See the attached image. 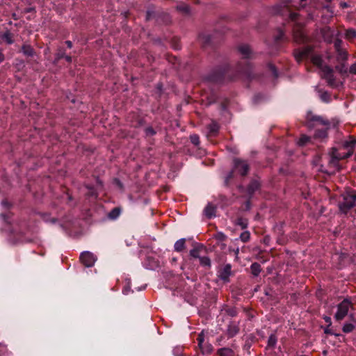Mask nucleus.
I'll list each match as a JSON object with an SVG mask.
<instances>
[{
	"label": "nucleus",
	"instance_id": "f257e3e1",
	"mask_svg": "<svg viewBox=\"0 0 356 356\" xmlns=\"http://www.w3.org/2000/svg\"><path fill=\"white\" fill-rule=\"evenodd\" d=\"M306 124L309 128L315 129L320 134H325L329 131H338L337 122L330 121L322 115L314 114L312 111L307 112Z\"/></svg>",
	"mask_w": 356,
	"mask_h": 356
},
{
	"label": "nucleus",
	"instance_id": "f03ea898",
	"mask_svg": "<svg viewBox=\"0 0 356 356\" xmlns=\"http://www.w3.org/2000/svg\"><path fill=\"white\" fill-rule=\"evenodd\" d=\"M355 145L356 139L351 138L349 141L345 142L342 147L340 148V150H341L342 149H346L347 152H339L338 149L335 147L332 149V151L330 154V159L329 161V165L333 168L334 170H331L330 172V173H332L334 172V170H337L339 169V161L349 157L353 154V147H355Z\"/></svg>",
	"mask_w": 356,
	"mask_h": 356
},
{
	"label": "nucleus",
	"instance_id": "7ed1b4c3",
	"mask_svg": "<svg viewBox=\"0 0 356 356\" xmlns=\"http://www.w3.org/2000/svg\"><path fill=\"white\" fill-rule=\"evenodd\" d=\"M291 2V0H284L282 2L283 6H277L274 8V14L280 15L282 16L287 15L291 21L296 22L299 14L296 13L291 12L288 8V4Z\"/></svg>",
	"mask_w": 356,
	"mask_h": 356
},
{
	"label": "nucleus",
	"instance_id": "20e7f679",
	"mask_svg": "<svg viewBox=\"0 0 356 356\" xmlns=\"http://www.w3.org/2000/svg\"><path fill=\"white\" fill-rule=\"evenodd\" d=\"M356 205V194L347 192L343 195V201L339 204L340 210L346 213L348 209Z\"/></svg>",
	"mask_w": 356,
	"mask_h": 356
},
{
	"label": "nucleus",
	"instance_id": "39448f33",
	"mask_svg": "<svg viewBox=\"0 0 356 356\" xmlns=\"http://www.w3.org/2000/svg\"><path fill=\"white\" fill-rule=\"evenodd\" d=\"M227 71V67L218 68L208 75L207 80L212 83H221L225 80Z\"/></svg>",
	"mask_w": 356,
	"mask_h": 356
},
{
	"label": "nucleus",
	"instance_id": "423d86ee",
	"mask_svg": "<svg viewBox=\"0 0 356 356\" xmlns=\"http://www.w3.org/2000/svg\"><path fill=\"white\" fill-rule=\"evenodd\" d=\"M320 32L323 38V40L327 44H332L334 38L339 37L341 35L340 31H335L328 26L322 28Z\"/></svg>",
	"mask_w": 356,
	"mask_h": 356
},
{
	"label": "nucleus",
	"instance_id": "0eeeda50",
	"mask_svg": "<svg viewBox=\"0 0 356 356\" xmlns=\"http://www.w3.org/2000/svg\"><path fill=\"white\" fill-rule=\"evenodd\" d=\"M352 307V303L348 299L343 300L339 305L335 318L337 321L342 320L348 314L349 309Z\"/></svg>",
	"mask_w": 356,
	"mask_h": 356
},
{
	"label": "nucleus",
	"instance_id": "6e6552de",
	"mask_svg": "<svg viewBox=\"0 0 356 356\" xmlns=\"http://www.w3.org/2000/svg\"><path fill=\"white\" fill-rule=\"evenodd\" d=\"M313 51V47L312 46H307L302 49H297L293 51V56L296 60L300 63L304 59L308 58L312 56Z\"/></svg>",
	"mask_w": 356,
	"mask_h": 356
},
{
	"label": "nucleus",
	"instance_id": "1a4fd4ad",
	"mask_svg": "<svg viewBox=\"0 0 356 356\" xmlns=\"http://www.w3.org/2000/svg\"><path fill=\"white\" fill-rule=\"evenodd\" d=\"M152 19H156L157 22L162 21L165 24H168L170 21L169 15L166 13H159L153 10H148L146 13V19L150 20Z\"/></svg>",
	"mask_w": 356,
	"mask_h": 356
},
{
	"label": "nucleus",
	"instance_id": "9d476101",
	"mask_svg": "<svg viewBox=\"0 0 356 356\" xmlns=\"http://www.w3.org/2000/svg\"><path fill=\"white\" fill-rule=\"evenodd\" d=\"M81 263L86 267H91L97 260V257L90 252H84L80 256Z\"/></svg>",
	"mask_w": 356,
	"mask_h": 356
},
{
	"label": "nucleus",
	"instance_id": "9b49d317",
	"mask_svg": "<svg viewBox=\"0 0 356 356\" xmlns=\"http://www.w3.org/2000/svg\"><path fill=\"white\" fill-rule=\"evenodd\" d=\"M234 163L235 170H238L241 175H245L247 173L248 165L245 161L235 159Z\"/></svg>",
	"mask_w": 356,
	"mask_h": 356
},
{
	"label": "nucleus",
	"instance_id": "f8f14e48",
	"mask_svg": "<svg viewBox=\"0 0 356 356\" xmlns=\"http://www.w3.org/2000/svg\"><path fill=\"white\" fill-rule=\"evenodd\" d=\"M20 51L26 57H33L35 55L34 49L28 44H24L21 47Z\"/></svg>",
	"mask_w": 356,
	"mask_h": 356
},
{
	"label": "nucleus",
	"instance_id": "ddd939ff",
	"mask_svg": "<svg viewBox=\"0 0 356 356\" xmlns=\"http://www.w3.org/2000/svg\"><path fill=\"white\" fill-rule=\"evenodd\" d=\"M231 275V266L227 264L225 265L220 271L219 277L220 279L227 281L229 275Z\"/></svg>",
	"mask_w": 356,
	"mask_h": 356
},
{
	"label": "nucleus",
	"instance_id": "4468645a",
	"mask_svg": "<svg viewBox=\"0 0 356 356\" xmlns=\"http://www.w3.org/2000/svg\"><path fill=\"white\" fill-rule=\"evenodd\" d=\"M238 51L243 56L244 58H250V55L252 54L251 49L248 44H242L238 47Z\"/></svg>",
	"mask_w": 356,
	"mask_h": 356
},
{
	"label": "nucleus",
	"instance_id": "2eb2a0df",
	"mask_svg": "<svg viewBox=\"0 0 356 356\" xmlns=\"http://www.w3.org/2000/svg\"><path fill=\"white\" fill-rule=\"evenodd\" d=\"M199 40L201 44L204 46H208L211 43V37L209 34L207 33H201L199 35Z\"/></svg>",
	"mask_w": 356,
	"mask_h": 356
},
{
	"label": "nucleus",
	"instance_id": "dca6fc26",
	"mask_svg": "<svg viewBox=\"0 0 356 356\" xmlns=\"http://www.w3.org/2000/svg\"><path fill=\"white\" fill-rule=\"evenodd\" d=\"M344 37L346 40L352 41L353 39L356 38V30L353 28L346 29Z\"/></svg>",
	"mask_w": 356,
	"mask_h": 356
},
{
	"label": "nucleus",
	"instance_id": "f3484780",
	"mask_svg": "<svg viewBox=\"0 0 356 356\" xmlns=\"http://www.w3.org/2000/svg\"><path fill=\"white\" fill-rule=\"evenodd\" d=\"M337 52V59L339 61H346L348 59V52L345 49L339 50Z\"/></svg>",
	"mask_w": 356,
	"mask_h": 356
},
{
	"label": "nucleus",
	"instance_id": "a211bd4d",
	"mask_svg": "<svg viewBox=\"0 0 356 356\" xmlns=\"http://www.w3.org/2000/svg\"><path fill=\"white\" fill-rule=\"evenodd\" d=\"M311 60L313 64L317 67H321L323 66V60L320 55H312Z\"/></svg>",
	"mask_w": 356,
	"mask_h": 356
},
{
	"label": "nucleus",
	"instance_id": "6ab92c4d",
	"mask_svg": "<svg viewBox=\"0 0 356 356\" xmlns=\"http://www.w3.org/2000/svg\"><path fill=\"white\" fill-rule=\"evenodd\" d=\"M1 38L9 44H11L14 42L13 39V34L9 31H6L5 33H3Z\"/></svg>",
	"mask_w": 356,
	"mask_h": 356
},
{
	"label": "nucleus",
	"instance_id": "aec40b11",
	"mask_svg": "<svg viewBox=\"0 0 356 356\" xmlns=\"http://www.w3.org/2000/svg\"><path fill=\"white\" fill-rule=\"evenodd\" d=\"M204 212L207 217L211 218L215 215V207L211 204H208L204 209Z\"/></svg>",
	"mask_w": 356,
	"mask_h": 356
},
{
	"label": "nucleus",
	"instance_id": "412c9836",
	"mask_svg": "<svg viewBox=\"0 0 356 356\" xmlns=\"http://www.w3.org/2000/svg\"><path fill=\"white\" fill-rule=\"evenodd\" d=\"M219 356H234V351L228 348H223L218 350Z\"/></svg>",
	"mask_w": 356,
	"mask_h": 356
},
{
	"label": "nucleus",
	"instance_id": "4be33fe9",
	"mask_svg": "<svg viewBox=\"0 0 356 356\" xmlns=\"http://www.w3.org/2000/svg\"><path fill=\"white\" fill-rule=\"evenodd\" d=\"M184 245L185 239H179L175 243V250L177 252H180L184 248Z\"/></svg>",
	"mask_w": 356,
	"mask_h": 356
},
{
	"label": "nucleus",
	"instance_id": "5701e85b",
	"mask_svg": "<svg viewBox=\"0 0 356 356\" xmlns=\"http://www.w3.org/2000/svg\"><path fill=\"white\" fill-rule=\"evenodd\" d=\"M332 43H334V49L336 51L343 49L342 48L343 41L340 38H339V37H337L333 40Z\"/></svg>",
	"mask_w": 356,
	"mask_h": 356
},
{
	"label": "nucleus",
	"instance_id": "b1692460",
	"mask_svg": "<svg viewBox=\"0 0 356 356\" xmlns=\"http://www.w3.org/2000/svg\"><path fill=\"white\" fill-rule=\"evenodd\" d=\"M208 127L211 132H218L220 130V125L215 121H211V122L208 124Z\"/></svg>",
	"mask_w": 356,
	"mask_h": 356
},
{
	"label": "nucleus",
	"instance_id": "393cba45",
	"mask_svg": "<svg viewBox=\"0 0 356 356\" xmlns=\"http://www.w3.org/2000/svg\"><path fill=\"white\" fill-rule=\"evenodd\" d=\"M251 271L254 276H257L261 271L260 265L257 263H254L251 265Z\"/></svg>",
	"mask_w": 356,
	"mask_h": 356
},
{
	"label": "nucleus",
	"instance_id": "a878e982",
	"mask_svg": "<svg viewBox=\"0 0 356 356\" xmlns=\"http://www.w3.org/2000/svg\"><path fill=\"white\" fill-rule=\"evenodd\" d=\"M227 331L229 335L233 337L238 332V328L236 325H230Z\"/></svg>",
	"mask_w": 356,
	"mask_h": 356
},
{
	"label": "nucleus",
	"instance_id": "bb28decb",
	"mask_svg": "<svg viewBox=\"0 0 356 356\" xmlns=\"http://www.w3.org/2000/svg\"><path fill=\"white\" fill-rule=\"evenodd\" d=\"M320 68L321 69L322 72L324 74V77L327 76L328 74L330 75L333 74V70L327 65H323Z\"/></svg>",
	"mask_w": 356,
	"mask_h": 356
},
{
	"label": "nucleus",
	"instance_id": "cd10ccee",
	"mask_svg": "<svg viewBox=\"0 0 356 356\" xmlns=\"http://www.w3.org/2000/svg\"><path fill=\"white\" fill-rule=\"evenodd\" d=\"M65 56V51L62 49H59L56 54L55 63H57L61 58H64Z\"/></svg>",
	"mask_w": 356,
	"mask_h": 356
},
{
	"label": "nucleus",
	"instance_id": "c85d7f7f",
	"mask_svg": "<svg viewBox=\"0 0 356 356\" xmlns=\"http://www.w3.org/2000/svg\"><path fill=\"white\" fill-rule=\"evenodd\" d=\"M324 78L327 80V81L330 86L334 85L335 77L333 74H330V75L328 74L327 76H325Z\"/></svg>",
	"mask_w": 356,
	"mask_h": 356
},
{
	"label": "nucleus",
	"instance_id": "c756f323",
	"mask_svg": "<svg viewBox=\"0 0 356 356\" xmlns=\"http://www.w3.org/2000/svg\"><path fill=\"white\" fill-rule=\"evenodd\" d=\"M354 328V325L351 323H346L343 327V331L344 332L348 333L353 331Z\"/></svg>",
	"mask_w": 356,
	"mask_h": 356
},
{
	"label": "nucleus",
	"instance_id": "7c9ffc66",
	"mask_svg": "<svg viewBox=\"0 0 356 356\" xmlns=\"http://www.w3.org/2000/svg\"><path fill=\"white\" fill-rule=\"evenodd\" d=\"M335 68L341 74H345L347 72V68L346 67L344 63H341V65L336 66Z\"/></svg>",
	"mask_w": 356,
	"mask_h": 356
},
{
	"label": "nucleus",
	"instance_id": "2f4dec72",
	"mask_svg": "<svg viewBox=\"0 0 356 356\" xmlns=\"http://www.w3.org/2000/svg\"><path fill=\"white\" fill-rule=\"evenodd\" d=\"M277 342V339L274 335H270L268 340V346L269 347H273Z\"/></svg>",
	"mask_w": 356,
	"mask_h": 356
},
{
	"label": "nucleus",
	"instance_id": "473e14b6",
	"mask_svg": "<svg viewBox=\"0 0 356 356\" xmlns=\"http://www.w3.org/2000/svg\"><path fill=\"white\" fill-rule=\"evenodd\" d=\"M309 140V137L307 135H302L298 141L300 145H305Z\"/></svg>",
	"mask_w": 356,
	"mask_h": 356
},
{
	"label": "nucleus",
	"instance_id": "72a5a7b5",
	"mask_svg": "<svg viewBox=\"0 0 356 356\" xmlns=\"http://www.w3.org/2000/svg\"><path fill=\"white\" fill-rule=\"evenodd\" d=\"M321 99L325 102H328L330 99V96L327 92H324L321 93Z\"/></svg>",
	"mask_w": 356,
	"mask_h": 356
},
{
	"label": "nucleus",
	"instance_id": "f704fd0d",
	"mask_svg": "<svg viewBox=\"0 0 356 356\" xmlns=\"http://www.w3.org/2000/svg\"><path fill=\"white\" fill-rule=\"evenodd\" d=\"M120 215V210L117 208L114 209L110 213L109 217L111 218H115Z\"/></svg>",
	"mask_w": 356,
	"mask_h": 356
},
{
	"label": "nucleus",
	"instance_id": "c9c22d12",
	"mask_svg": "<svg viewBox=\"0 0 356 356\" xmlns=\"http://www.w3.org/2000/svg\"><path fill=\"white\" fill-rule=\"evenodd\" d=\"M240 238L242 241L246 242L250 238V233L248 232H244L241 234Z\"/></svg>",
	"mask_w": 356,
	"mask_h": 356
},
{
	"label": "nucleus",
	"instance_id": "e433bc0d",
	"mask_svg": "<svg viewBox=\"0 0 356 356\" xmlns=\"http://www.w3.org/2000/svg\"><path fill=\"white\" fill-rule=\"evenodd\" d=\"M268 67H269L270 70L272 72L274 76L277 77L278 73H277V70L275 66L274 65L270 63V64H268Z\"/></svg>",
	"mask_w": 356,
	"mask_h": 356
},
{
	"label": "nucleus",
	"instance_id": "4c0bfd02",
	"mask_svg": "<svg viewBox=\"0 0 356 356\" xmlns=\"http://www.w3.org/2000/svg\"><path fill=\"white\" fill-rule=\"evenodd\" d=\"M200 263L204 266H209L210 265V260L207 257L200 258Z\"/></svg>",
	"mask_w": 356,
	"mask_h": 356
},
{
	"label": "nucleus",
	"instance_id": "58836bf2",
	"mask_svg": "<svg viewBox=\"0 0 356 356\" xmlns=\"http://www.w3.org/2000/svg\"><path fill=\"white\" fill-rule=\"evenodd\" d=\"M204 333L202 332L199 336H198V338H197V341H198V345L200 346V348H202V343L204 342Z\"/></svg>",
	"mask_w": 356,
	"mask_h": 356
},
{
	"label": "nucleus",
	"instance_id": "ea45409f",
	"mask_svg": "<svg viewBox=\"0 0 356 356\" xmlns=\"http://www.w3.org/2000/svg\"><path fill=\"white\" fill-rule=\"evenodd\" d=\"M178 8H179V10L183 11L185 13H189V12H190V7L186 5L180 6L178 7Z\"/></svg>",
	"mask_w": 356,
	"mask_h": 356
},
{
	"label": "nucleus",
	"instance_id": "a19ab883",
	"mask_svg": "<svg viewBox=\"0 0 356 356\" xmlns=\"http://www.w3.org/2000/svg\"><path fill=\"white\" fill-rule=\"evenodd\" d=\"M191 140L194 145L199 144V137L197 135H192L191 137Z\"/></svg>",
	"mask_w": 356,
	"mask_h": 356
},
{
	"label": "nucleus",
	"instance_id": "79ce46f5",
	"mask_svg": "<svg viewBox=\"0 0 356 356\" xmlns=\"http://www.w3.org/2000/svg\"><path fill=\"white\" fill-rule=\"evenodd\" d=\"M207 99H208V103H207L208 105L216 102L217 100L216 97L214 95H212L211 96L208 97Z\"/></svg>",
	"mask_w": 356,
	"mask_h": 356
},
{
	"label": "nucleus",
	"instance_id": "37998d69",
	"mask_svg": "<svg viewBox=\"0 0 356 356\" xmlns=\"http://www.w3.org/2000/svg\"><path fill=\"white\" fill-rule=\"evenodd\" d=\"M284 36V33L280 30L278 34L275 37V40L276 42H278L279 40H282Z\"/></svg>",
	"mask_w": 356,
	"mask_h": 356
},
{
	"label": "nucleus",
	"instance_id": "c03bdc74",
	"mask_svg": "<svg viewBox=\"0 0 356 356\" xmlns=\"http://www.w3.org/2000/svg\"><path fill=\"white\" fill-rule=\"evenodd\" d=\"M349 72L351 74H356V63L353 64L350 67Z\"/></svg>",
	"mask_w": 356,
	"mask_h": 356
},
{
	"label": "nucleus",
	"instance_id": "a18cd8bd",
	"mask_svg": "<svg viewBox=\"0 0 356 356\" xmlns=\"http://www.w3.org/2000/svg\"><path fill=\"white\" fill-rule=\"evenodd\" d=\"M259 187V184L257 182H253L250 186V190L252 192L254 191V190H256L257 188H258Z\"/></svg>",
	"mask_w": 356,
	"mask_h": 356
},
{
	"label": "nucleus",
	"instance_id": "49530a36",
	"mask_svg": "<svg viewBox=\"0 0 356 356\" xmlns=\"http://www.w3.org/2000/svg\"><path fill=\"white\" fill-rule=\"evenodd\" d=\"M238 224L241 225L243 229L247 227V222L241 219L238 220Z\"/></svg>",
	"mask_w": 356,
	"mask_h": 356
},
{
	"label": "nucleus",
	"instance_id": "de8ad7c7",
	"mask_svg": "<svg viewBox=\"0 0 356 356\" xmlns=\"http://www.w3.org/2000/svg\"><path fill=\"white\" fill-rule=\"evenodd\" d=\"M191 255L193 257H198V250L197 249H193L191 251Z\"/></svg>",
	"mask_w": 356,
	"mask_h": 356
},
{
	"label": "nucleus",
	"instance_id": "09e8293b",
	"mask_svg": "<svg viewBox=\"0 0 356 356\" xmlns=\"http://www.w3.org/2000/svg\"><path fill=\"white\" fill-rule=\"evenodd\" d=\"M217 238L219 239V240H221V241H223L225 239L226 236L224 234L222 233H218L217 234Z\"/></svg>",
	"mask_w": 356,
	"mask_h": 356
},
{
	"label": "nucleus",
	"instance_id": "8fccbe9b",
	"mask_svg": "<svg viewBox=\"0 0 356 356\" xmlns=\"http://www.w3.org/2000/svg\"><path fill=\"white\" fill-rule=\"evenodd\" d=\"M146 134H155V131L152 127H147L145 129Z\"/></svg>",
	"mask_w": 356,
	"mask_h": 356
},
{
	"label": "nucleus",
	"instance_id": "3c124183",
	"mask_svg": "<svg viewBox=\"0 0 356 356\" xmlns=\"http://www.w3.org/2000/svg\"><path fill=\"white\" fill-rule=\"evenodd\" d=\"M5 60V56L2 52V50L0 49V63H2Z\"/></svg>",
	"mask_w": 356,
	"mask_h": 356
},
{
	"label": "nucleus",
	"instance_id": "603ef678",
	"mask_svg": "<svg viewBox=\"0 0 356 356\" xmlns=\"http://www.w3.org/2000/svg\"><path fill=\"white\" fill-rule=\"evenodd\" d=\"M349 6L347 3L346 2H341L340 3V7L342 8H348Z\"/></svg>",
	"mask_w": 356,
	"mask_h": 356
},
{
	"label": "nucleus",
	"instance_id": "864d4df0",
	"mask_svg": "<svg viewBox=\"0 0 356 356\" xmlns=\"http://www.w3.org/2000/svg\"><path fill=\"white\" fill-rule=\"evenodd\" d=\"M89 190H90V191H89V195H90V196H95V195H96V193H95V191L93 190V188H89Z\"/></svg>",
	"mask_w": 356,
	"mask_h": 356
},
{
	"label": "nucleus",
	"instance_id": "5fc2aeb1",
	"mask_svg": "<svg viewBox=\"0 0 356 356\" xmlns=\"http://www.w3.org/2000/svg\"><path fill=\"white\" fill-rule=\"evenodd\" d=\"M65 44L67 46L68 48L70 49V48L72 47V42L70 40L65 41Z\"/></svg>",
	"mask_w": 356,
	"mask_h": 356
},
{
	"label": "nucleus",
	"instance_id": "6e6d98bb",
	"mask_svg": "<svg viewBox=\"0 0 356 356\" xmlns=\"http://www.w3.org/2000/svg\"><path fill=\"white\" fill-rule=\"evenodd\" d=\"M324 9H326L328 12H330V13H333V11L332 10V9L330 8V7L329 6H324L323 7Z\"/></svg>",
	"mask_w": 356,
	"mask_h": 356
},
{
	"label": "nucleus",
	"instance_id": "4d7b16f0",
	"mask_svg": "<svg viewBox=\"0 0 356 356\" xmlns=\"http://www.w3.org/2000/svg\"><path fill=\"white\" fill-rule=\"evenodd\" d=\"M64 58L68 62V63H71L72 62V57L70 56H67L65 55Z\"/></svg>",
	"mask_w": 356,
	"mask_h": 356
},
{
	"label": "nucleus",
	"instance_id": "13d9d810",
	"mask_svg": "<svg viewBox=\"0 0 356 356\" xmlns=\"http://www.w3.org/2000/svg\"><path fill=\"white\" fill-rule=\"evenodd\" d=\"M232 174H233V172H231L229 173V175L226 177V179H225L226 182H227L229 181V179H230L232 177Z\"/></svg>",
	"mask_w": 356,
	"mask_h": 356
},
{
	"label": "nucleus",
	"instance_id": "bf43d9fd",
	"mask_svg": "<svg viewBox=\"0 0 356 356\" xmlns=\"http://www.w3.org/2000/svg\"><path fill=\"white\" fill-rule=\"evenodd\" d=\"M143 120H139L138 122H137V124H135L134 126L135 127L141 126V125H143Z\"/></svg>",
	"mask_w": 356,
	"mask_h": 356
},
{
	"label": "nucleus",
	"instance_id": "052dcab7",
	"mask_svg": "<svg viewBox=\"0 0 356 356\" xmlns=\"http://www.w3.org/2000/svg\"><path fill=\"white\" fill-rule=\"evenodd\" d=\"M308 17H309L310 19H313V18H314L313 14H312V13H309V14H308Z\"/></svg>",
	"mask_w": 356,
	"mask_h": 356
},
{
	"label": "nucleus",
	"instance_id": "680f3d73",
	"mask_svg": "<svg viewBox=\"0 0 356 356\" xmlns=\"http://www.w3.org/2000/svg\"><path fill=\"white\" fill-rule=\"evenodd\" d=\"M325 320L326 322L330 323V321H331V318L330 317H325Z\"/></svg>",
	"mask_w": 356,
	"mask_h": 356
},
{
	"label": "nucleus",
	"instance_id": "e2e57ef3",
	"mask_svg": "<svg viewBox=\"0 0 356 356\" xmlns=\"http://www.w3.org/2000/svg\"><path fill=\"white\" fill-rule=\"evenodd\" d=\"M33 10V8H27V9H26V12L29 13V12H31Z\"/></svg>",
	"mask_w": 356,
	"mask_h": 356
},
{
	"label": "nucleus",
	"instance_id": "0e129e2a",
	"mask_svg": "<svg viewBox=\"0 0 356 356\" xmlns=\"http://www.w3.org/2000/svg\"><path fill=\"white\" fill-rule=\"evenodd\" d=\"M174 48H175V49H179L180 47H179V45H176V46H175V47H174Z\"/></svg>",
	"mask_w": 356,
	"mask_h": 356
},
{
	"label": "nucleus",
	"instance_id": "69168bd1",
	"mask_svg": "<svg viewBox=\"0 0 356 356\" xmlns=\"http://www.w3.org/2000/svg\"><path fill=\"white\" fill-rule=\"evenodd\" d=\"M238 252H239V250H238V249H237V250H236V252H235V254H238Z\"/></svg>",
	"mask_w": 356,
	"mask_h": 356
},
{
	"label": "nucleus",
	"instance_id": "338daca9",
	"mask_svg": "<svg viewBox=\"0 0 356 356\" xmlns=\"http://www.w3.org/2000/svg\"><path fill=\"white\" fill-rule=\"evenodd\" d=\"M327 2H330L332 0H325Z\"/></svg>",
	"mask_w": 356,
	"mask_h": 356
}]
</instances>
